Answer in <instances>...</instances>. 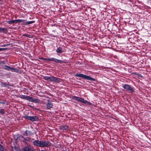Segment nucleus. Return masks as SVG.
Segmentation results:
<instances>
[{"mask_svg":"<svg viewBox=\"0 0 151 151\" xmlns=\"http://www.w3.org/2000/svg\"><path fill=\"white\" fill-rule=\"evenodd\" d=\"M76 76L78 77L86 79V80L91 81H95V79L91 78L89 76H87L83 74L77 73L75 75Z\"/></svg>","mask_w":151,"mask_h":151,"instance_id":"f257e3e1","label":"nucleus"},{"mask_svg":"<svg viewBox=\"0 0 151 151\" xmlns=\"http://www.w3.org/2000/svg\"><path fill=\"white\" fill-rule=\"evenodd\" d=\"M72 98L73 99L76 100L77 101H79L82 103H83L84 104L89 105L91 104V103L89 102L87 100H85L84 99L82 98H80L79 97H77L76 96H73L72 97Z\"/></svg>","mask_w":151,"mask_h":151,"instance_id":"f03ea898","label":"nucleus"},{"mask_svg":"<svg viewBox=\"0 0 151 151\" xmlns=\"http://www.w3.org/2000/svg\"><path fill=\"white\" fill-rule=\"evenodd\" d=\"M50 145V143L48 141L40 140V147H47Z\"/></svg>","mask_w":151,"mask_h":151,"instance_id":"7ed1b4c3","label":"nucleus"},{"mask_svg":"<svg viewBox=\"0 0 151 151\" xmlns=\"http://www.w3.org/2000/svg\"><path fill=\"white\" fill-rule=\"evenodd\" d=\"M5 68H4V69L5 70H7L8 71H11L13 72H17L18 71V70L16 68H12L7 65H5Z\"/></svg>","mask_w":151,"mask_h":151,"instance_id":"20e7f679","label":"nucleus"},{"mask_svg":"<svg viewBox=\"0 0 151 151\" xmlns=\"http://www.w3.org/2000/svg\"><path fill=\"white\" fill-rule=\"evenodd\" d=\"M60 79L58 78L54 77L53 76H51L50 81L56 83H59L60 82Z\"/></svg>","mask_w":151,"mask_h":151,"instance_id":"39448f33","label":"nucleus"},{"mask_svg":"<svg viewBox=\"0 0 151 151\" xmlns=\"http://www.w3.org/2000/svg\"><path fill=\"white\" fill-rule=\"evenodd\" d=\"M123 87L126 91H130L132 92H133V88L129 85L125 84L123 86Z\"/></svg>","mask_w":151,"mask_h":151,"instance_id":"423d86ee","label":"nucleus"},{"mask_svg":"<svg viewBox=\"0 0 151 151\" xmlns=\"http://www.w3.org/2000/svg\"><path fill=\"white\" fill-rule=\"evenodd\" d=\"M21 151H34V150L30 146H26L22 148Z\"/></svg>","mask_w":151,"mask_h":151,"instance_id":"0eeeda50","label":"nucleus"},{"mask_svg":"<svg viewBox=\"0 0 151 151\" xmlns=\"http://www.w3.org/2000/svg\"><path fill=\"white\" fill-rule=\"evenodd\" d=\"M50 61H53L55 62V63H64V61L61 60H59L55 58H52L50 59Z\"/></svg>","mask_w":151,"mask_h":151,"instance_id":"6e6552de","label":"nucleus"},{"mask_svg":"<svg viewBox=\"0 0 151 151\" xmlns=\"http://www.w3.org/2000/svg\"><path fill=\"white\" fill-rule=\"evenodd\" d=\"M31 102H33L35 103H38L40 102V100L35 98L30 97L29 101Z\"/></svg>","mask_w":151,"mask_h":151,"instance_id":"1a4fd4ad","label":"nucleus"},{"mask_svg":"<svg viewBox=\"0 0 151 151\" xmlns=\"http://www.w3.org/2000/svg\"><path fill=\"white\" fill-rule=\"evenodd\" d=\"M32 143L35 146L40 147V140H35Z\"/></svg>","mask_w":151,"mask_h":151,"instance_id":"9d476101","label":"nucleus"},{"mask_svg":"<svg viewBox=\"0 0 151 151\" xmlns=\"http://www.w3.org/2000/svg\"><path fill=\"white\" fill-rule=\"evenodd\" d=\"M53 106L52 103L50 101H48V102L47 104V109H50Z\"/></svg>","mask_w":151,"mask_h":151,"instance_id":"9b49d317","label":"nucleus"},{"mask_svg":"<svg viewBox=\"0 0 151 151\" xmlns=\"http://www.w3.org/2000/svg\"><path fill=\"white\" fill-rule=\"evenodd\" d=\"M32 134V132L29 131H26L25 133L24 134V136H29L30 135Z\"/></svg>","mask_w":151,"mask_h":151,"instance_id":"f8f14e48","label":"nucleus"},{"mask_svg":"<svg viewBox=\"0 0 151 151\" xmlns=\"http://www.w3.org/2000/svg\"><path fill=\"white\" fill-rule=\"evenodd\" d=\"M38 118L37 116H31L30 120H31L32 121H37V120H38Z\"/></svg>","mask_w":151,"mask_h":151,"instance_id":"ddd939ff","label":"nucleus"},{"mask_svg":"<svg viewBox=\"0 0 151 151\" xmlns=\"http://www.w3.org/2000/svg\"><path fill=\"white\" fill-rule=\"evenodd\" d=\"M30 96L26 95H22L21 96V98L22 99H25L26 100L29 101Z\"/></svg>","mask_w":151,"mask_h":151,"instance_id":"4468645a","label":"nucleus"},{"mask_svg":"<svg viewBox=\"0 0 151 151\" xmlns=\"http://www.w3.org/2000/svg\"><path fill=\"white\" fill-rule=\"evenodd\" d=\"M7 29L6 28H0V32H3L4 33H6L7 32Z\"/></svg>","mask_w":151,"mask_h":151,"instance_id":"2eb2a0df","label":"nucleus"},{"mask_svg":"<svg viewBox=\"0 0 151 151\" xmlns=\"http://www.w3.org/2000/svg\"><path fill=\"white\" fill-rule=\"evenodd\" d=\"M35 22V21H31L24 22L23 24L24 25H28L33 23Z\"/></svg>","mask_w":151,"mask_h":151,"instance_id":"dca6fc26","label":"nucleus"},{"mask_svg":"<svg viewBox=\"0 0 151 151\" xmlns=\"http://www.w3.org/2000/svg\"><path fill=\"white\" fill-rule=\"evenodd\" d=\"M16 23H20L21 22H24V23L26 21V20L22 19L16 20Z\"/></svg>","mask_w":151,"mask_h":151,"instance_id":"f3484780","label":"nucleus"},{"mask_svg":"<svg viewBox=\"0 0 151 151\" xmlns=\"http://www.w3.org/2000/svg\"><path fill=\"white\" fill-rule=\"evenodd\" d=\"M1 86L4 87H8L9 86H11V85H10L9 84H6L3 82L1 83Z\"/></svg>","mask_w":151,"mask_h":151,"instance_id":"a211bd4d","label":"nucleus"},{"mask_svg":"<svg viewBox=\"0 0 151 151\" xmlns=\"http://www.w3.org/2000/svg\"><path fill=\"white\" fill-rule=\"evenodd\" d=\"M6 22L8 23L9 24H11L14 23H16V20L9 21H7Z\"/></svg>","mask_w":151,"mask_h":151,"instance_id":"6ab92c4d","label":"nucleus"},{"mask_svg":"<svg viewBox=\"0 0 151 151\" xmlns=\"http://www.w3.org/2000/svg\"><path fill=\"white\" fill-rule=\"evenodd\" d=\"M56 52L58 53H61L62 52V50L61 48L59 47L56 50Z\"/></svg>","mask_w":151,"mask_h":151,"instance_id":"aec40b11","label":"nucleus"},{"mask_svg":"<svg viewBox=\"0 0 151 151\" xmlns=\"http://www.w3.org/2000/svg\"><path fill=\"white\" fill-rule=\"evenodd\" d=\"M50 76H45L44 77V79L47 81H50Z\"/></svg>","mask_w":151,"mask_h":151,"instance_id":"412c9836","label":"nucleus"},{"mask_svg":"<svg viewBox=\"0 0 151 151\" xmlns=\"http://www.w3.org/2000/svg\"><path fill=\"white\" fill-rule=\"evenodd\" d=\"M24 140L26 141H28L29 142H30L31 141V138L28 137H27L26 138H24Z\"/></svg>","mask_w":151,"mask_h":151,"instance_id":"4be33fe9","label":"nucleus"},{"mask_svg":"<svg viewBox=\"0 0 151 151\" xmlns=\"http://www.w3.org/2000/svg\"><path fill=\"white\" fill-rule=\"evenodd\" d=\"M68 128V126H63L62 127L61 129L64 130L67 129Z\"/></svg>","mask_w":151,"mask_h":151,"instance_id":"5701e85b","label":"nucleus"},{"mask_svg":"<svg viewBox=\"0 0 151 151\" xmlns=\"http://www.w3.org/2000/svg\"><path fill=\"white\" fill-rule=\"evenodd\" d=\"M0 113L2 114H5V112L4 111V110H3L2 109H0Z\"/></svg>","mask_w":151,"mask_h":151,"instance_id":"b1692460","label":"nucleus"},{"mask_svg":"<svg viewBox=\"0 0 151 151\" xmlns=\"http://www.w3.org/2000/svg\"><path fill=\"white\" fill-rule=\"evenodd\" d=\"M15 140L16 141L18 139V135H15L14 137Z\"/></svg>","mask_w":151,"mask_h":151,"instance_id":"393cba45","label":"nucleus"},{"mask_svg":"<svg viewBox=\"0 0 151 151\" xmlns=\"http://www.w3.org/2000/svg\"><path fill=\"white\" fill-rule=\"evenodd\" d=\"M24 117L25 119H28V120H30V119L31 117V116H24Z\"/></svg>","mask_w":151,"mask_h":151,"instance_id":"a878e982","label":"nucleus"},{"mask_svg":"<svg viewBox=\"0 0 151 151\" xmlns=\"http://www.w3.org/2000/svg\"><path fill=\"white\" fill-rule=\"evenodd\" d=\"M24 138L23 136L21 135H18V139H24Z\"/></svg>","mask_w":151,"mask_h":151,"instance_id":"bb28decb","label":"nucleus"},{"mask_svg":"<svg viewBox=\"0 0 151 151\" xmlns=\"http://www.w3.org/2000/svg\"><path fill=\"white\" fill-rule=\"evenodd\" d=\"M24 36H26L27 37H32L30 36V35H29L27 34H25L24 35Z\"/></svg>","mask_w":151,"mask_h":151,"instance_id":"cd10ccee","label":"nucleus"},{"mask_svg":"<svg viewBox=\"0 0 151 151\" xmlns=\"http://www.w3.org/2000/svg\"><path fill=\"white\" fill-rule=\"evenodd\" d=\"M4 63L3 61H2L0 62V65L2 66L3 65H4Z\"/></svg>","mask_w":151,"mask_h":151,"instance_id":"c85d7f7f","label":"nucleus"},{"mask_svg":"<svg viewBox=\"0 0 151 151\" xmlns=\"http://www.w3.org/2000/svg\"><path fill=\"white\" fill-rule=\"evenodd\" d=\"M3 148L2 145L0 144V151H3Z\"/></svg>","mask_w":151,"mask_h":151,"instance_id":"c756f323","label":"nucleus"},{"mask_svg":"<svg viewBox=\"0 0 151 151\" xmlns=\"http://www.w3.org/2000/svg\"><path fill=\"white\" fill-rule=\"evenodd\" d=\"M50 59V58H44L43 59V60H48V61H50L49 60Z\"/></svg>","mask_w":151,"mask_h":151,"instance_id":"7c9ffc66","label":"nucleus"},{"mask_svg":"<svg viewBox=\"0 0 151 151\" xmlns=\"http://www.w3.org/2000/svg\"><path fill=\"white\" fill-rule=\"evenodd\" d=\"M0 104H5V102H0Z\"/></svg>","mask_w":151,"mask_h":151,"instance_id":"2f4dec72","label":"nucleus"},{"mask_svg":"<svg viewBox=\"0 0 151 151\" xmlns=\"http://www.w3.org/2000/svg\"><path fill=\"white\" fill-rule=\"evenodd\" d=\"M2 48H0V51L2 50Z\"/></svg>","mask_w":151,"mask_h":151,"instance_id":"473e14b6","label":"nucleus"},{"mask_svg":"<svg viewBox=\"0 0 151 151\" xmlns=\"http://www.w3.org/2000/svg\"><path fill=\"white\" fill-rule=\"evenodd\" d=\"M2 0H0V1H2Z\"/></svg>","mask_w":151,"mask_h":151,"instance_id":"72a5a7b5","label":"nucleus"}]
</instances>
